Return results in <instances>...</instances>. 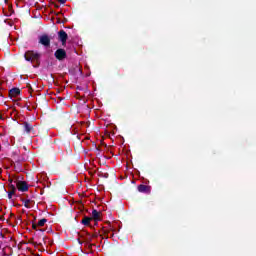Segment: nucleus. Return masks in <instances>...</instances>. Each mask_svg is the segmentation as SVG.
I'll return each mask as SVG.
<instances>
[{"mask_svg": "<svg viewBox=\"0 0 256 256\" xmlns=\"http://www.w3.org/2000/svg\"><path fill=\"white\" fill-rule=\"evenodd\" d=\"M57 23H61V21H60V20H58V21H57Z\"/></svg>", "mask_w": 256, "mask_h": 256, "instance_id": "23", "label": "nucleus"}, {"mask_svg": "<svg viewBox=\"0 0 256 256\" xmlns=\"http://www.w3.org/2000/svg\"><path fill=\"white\" fill-rule=\"evenodd\" d=\"M8 182L10 183V185H13V183H14L13 176L12 177L9 176Z\"/></svg>", "mask_w": 256, "mask_h": 256, "instance_id": "17", "label": "nucleus"}, {"mask_svg": "<svg viewBox=\"0 0 256 256\" xmlns=\"http://www.w3.org/2000/svg\"><path fill=\"white\" fill-rule=\"evenodd\" d=\"M13 181L14 183L16 184V187L17 185L19 184L20 181H23V178L22 176H13Z\"/></svg>", "mask_w": 256, "mask_h": 256, "instance_id": "12", "label": "nucleus"}, {"mask_svg": "<svg viewBox=\"0 0 256 256\" xmlns=\"http://www.w3.org/2000/svg\"><path fill=\"white\" fill-rule=\"evenodd\" d=\"M16 189H18V191H20L21 193H27V191H29V184L22 180L18 182Z\"/></svg>", "mask_w": 256, "mask_h": 256, "instance_id": "5", "label": "nucleus"}, {"mask_svg": "<svg viewBox=\"0 0 256 256\" xmlns=\"http://www.w3.org/2000/svg\"><path fill=\"white\" fill-rule=\"evenodd\" d=\"M104 233H108V231H107V230H105V231H104Z\"/></svg>", "mask_w": 256, "mask_h": 256, "instance_id": "24", "label": "nucleus"}, {"mask_svg": "<svg viewBox=\"0 0 256 256\" xmlns=\"http://www.w3.org/2000/svg\"><path fill=\"white\" fill-rule=\"evenodd\" d=\"M54 57H55L58 61H63L64 59H67V52L65 51V49L59 48V49H57V50L55 51Z\"/></svg>", "mask_w": 256, "mask_h": 256, "instance_id": "4", "label": "nucleus"}, {"mask_svg": "<svg viewBox=\"0 0 256 256\" xmlns=\"http://www.w3.org/2000/svg\"><path fill=\"white\" fill-rule=\"evenodd\" d=\"M37 227H39L37 224L32 223V229H34V231H39V229H37Z\"/></svg>", "mask_w": 256, "mask_h": 256, "instance_id": "16", "label": "nucleus"}, {"mask_svg": "<svg viewBox=\"0 0 256 256\" xmlns=\"http://www.w3.org/2000/svg\"><path fill=\"white\" fill-rule=\"evenodd\" d=\"M139 193H151V186H147L145 184H140L138 186Z\"/></svg>", "mask_w": 256, "mask_h": 256, "instance_id": "8", "label": "nucleus"}, {"mask_svg": "<svg viewBox=\"0 0 256 256\" xmlns=\"http://www.w3.org/2000/svg\"><path fill=\"white\" fill-rule=\"evenodd\" d=\"M59 3L65 4L67 3V0H57Z\"/></svg>", "mask_w": 256, "mask_h": 256, "instance_id": "19", "label": "nucleus"}, {"mask_svg": "<svg viewBox=\"0 0 256 256\" xmlns=\"http://www.w3.org/2000/svg\"><path fill=\"white\" fill-rule=\"evenodd\" d=\"M91 221H93V218L89 216H84V218L81 220V224L85 227H91Z\"/></svg>", "mask_w": 256, "mask_h": 256, "instance_id": "9", "label": "nucleus"}, {"mask_svg": "<svg viewBox=\"0 0 256 256\" xmlns=\"http://www.w3.org/2000/svg\"><path fill=\"white\" fill-rule=\"evenodd\" d=\"M23 131L26 135H35V125H32L29 121H24L22 123Z\"/></svg>", "mask_w": 256, "mask_h": 256, "instance_id": "2", "label": "nucleus"}, {"mask_svg": "<svg viewBox=\"0 0 256 256\" xmlns=\"http://www.w3.org/2000/svg\"><path fill=\"white\" fill-rule=\"evenodd\" d=\"M18 219H19V221H21V216H20V217H18Z\"/></svg>", "mask_w": 256, "mask_h": 256, "instance_id": "22", "label": "nucleus"}, {"mask_svg": "<svg viewBox=\"0 0 256 256\" xmlns=\"http://www.w3.org/2000/svg\"><path fill=\"white\" fill-rule=\"evenodd\" d=\"M16 161H17V163H21L22 161H25V159H23V158H18Z\"/></svg>", "mask_w": 256, "mask_h": 256, "instance_id": "18", "label": "nucleus"}, {"mask_svg": "<svg viewBox=\"0 0 256 256\" xmlns=\"http://www.w3.org/2000/svg\"><path fill=\"white\" fill-rule=\"evenodd\" d=\"M109 225V231H115V229H113V227H111V223H108Z\"/></svg>", "mask_w": 256, "mask_h": 256, "instance_id": "20", "label": "nucleus"}, {"mask_svg": "<svg viewBox=\"0 0 256 256\" xmlns=\"http://www.w3.org/2000/svg\"><path fill=\"white\" fill-rule=\"evenodd\" d=\"M92 221H95V225L101 221V212L97 211L96 209L92 210V217H90Z\"/></svg>", "mask_w": 256, "mask_h": 256, "instance_id": "7", "label": "nucleus"}, {"mask_svg": "<svg viewBox=\"0 0 256 256\" xmlns=\"http://www.w3.org/2000/svg\"><path fill=\"white\" fill-rule=\"evenodd\" d=\"M45 223H47V219L43 218V219L38 221L37 225L39 227H45Z\"/></svg>", "mask_w": 256, "mask_h": 256, "instance_id": "13", "label": "nucleus"}, {"mask_svg": "<svg viewBox=\"0 0 256 256\" xmlns=\"http://www.w3.org/2000/svg\"><path fill=\"white\" fill-rule=\"evenodd\" d=\"M21 95V90L19 88H12L9 91V97L13 98V97H17Z\"/></svg>", "mask_w": 256, "mask_h": 256, "instance_id": "10", "label": "nucleus"}, {"mask_svg": "<svg viewBox=\"0 0 256 256\" xmlns=\"http://www.w3.org/2000/svg\"><path fill=\"white\" fill-rule=\"evenodd\" d=\"M24 59L25 61H28L29 63L34 64V67H39L41 65V53L34 51V50H28L24 53Z\"/></svg>", "mask_w": 256, "mask_h": 256, "instance_id": "1", "label": "nucleus"}, {"mask_svg": "<svg viewBox=\"0 0 256 256\" xmlns=\"http://www.w3.org/2000/svg\"><path fill=\"white\" fill-rule=\"evenodd\" d=\"M39 43L40 45H43V47H51V37L47 34H42L39 37Z\"/></svg>", "mask_w": 256, "mask_h": 256, "instance_id": "3", "label": "nucleus"}, {"mask_svg": "<svg viewBox=\"0 0 256 256\" xmlns=\"http://www.w3.org/2000/svg\"><path fill=\"white\" fill-rule=\"evenodd\" d=\"M13 195H15V191H8V199H13Z\"/></svg>", "mask_w": 256, "mask_h": 256, "instance_id": "14", "label": "nucleus"}, {"mask_svg": "<svg viewBox=\"0 0 256 256\" xmlns=\"http://www.w3.org/2000/svg\"><path fill=\"white\" fill-rule=\"evenodd\" d=\"M104 177H106V178L109 177V174H105Z\"/></svg>", "mask_w": 256, "mask_h": 256, "instance_id": "21", "label": "nucleus"}, {"mask_svg": "<svg viewBox=\"0 0 256 256\" xmlns=\"http://www.w3.org/2000/svg\"><path fill=\"white\" fill-rule=\"evenodd\" d=\"M9 188L11 189L10 191H17V187H15V184H9Z\"/></svg>", "mask_w": 256, "mask_h": 256, "instance_id": "15", "label": "nucleus"}, {"mask_svg": "<svg viewBox=\"0 0 256 256\" xmlns=\"http://www.w3.org/2000/svg\"><path fill=\"white\" fill-rule=\"evenodd\" d=\"M21 201L24 204V207H26V209H31V205H29V203H31V200L25 199V198H21Z\"/></svg>", "mask_w": 256, "mask_h": 256, "instance_id": "11", "label": "nucleus"}, {"mask_svg": "<svg viewBox=\"0 0 256 256\" xmlns=\"http://www.w3.org/2000/svg\"><path fill=\"white\" fill-rule=\"evenodd\" d=\"M58 39L61 41L62 45H67V39H69V35H67L65 30H60L58 32Z\"/></svg>", "mask_w": 256, "mask_h": 256, "instance_id": "6", "label": "nucleus"}]
</instances>
